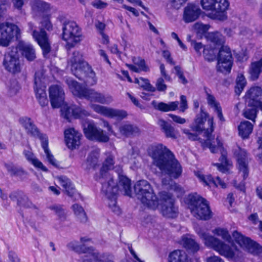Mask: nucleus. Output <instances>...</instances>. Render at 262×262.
I'll return each mask as SVG.
<instances>
[{
	"label": "nucleus",
	"mask_w": 262,
	"mask_h": 262,
	"mask_svg": "<svg viewBox=\"0 0 262 262\" xmlns=\"http://www.w3.org/2000/svg\"><path fill=\"white\" fill-rule=\"evenodd\" d=\"M191 128L195 131V134L191 133L188 129H184L183 132L191 140H198V135L203 133L204 136L206 138L205 141H201L203 147L208 148L212 153L219 152L221 154L220 163H213L217 169L223 173L229 172L232 168V163L227 159V152L225 149L222 141L219 137L212 138L211 134L213 131V118L203 111L198 114L191 125Z\"/></svg>",
	"instance_id": "f03ea898"
},
{
	"label": "nucleus",
	"mask_w": 262,
	"mask_h": 262,
	"mask_svg": "<svg viewBox=\"0 0 262 262\" xmlns=\"http://www.w3.org/2000/svg\"><path fill=\"white\" fill-rule=\"evenodd\" d=\"M246 105L243 115L245 118L254 121L256 117L257 110L259 109V107L255 106L254 105H248L247 104Z\"/></svg>",
	"instance_id": "58836bf2"
},
{
	"label": "nucleus",
	"mask_w": 262,
	"mask_h": 262,
	"mask_svg": "<svg viewBox=\"0 0 262 262\" xmlns=\"http://www.w3.org/2000/svg\"><path fill=\"white\" fill-rule=\"evenodd\" d=\"M176 74L178 75L179 77V78L180 79V82L182 83L183 84H186L187 83V80L185 78V77L183 76V72L181 70V69L179 66H176L174 68Z\"/></svg>",
	"instance_id": "8fccbe9b"
},
{
	"label": "nucleus",
	"mask_w": 262,
	"mask_h": 262,
	"mask_svg": "<svg viewBox=\"0 0 262 262\" xmlns=\"http://www.w3.org/2000/svg\"><path fill=\"white\" fill-rule=\"evenodd\" d=\"M24 154L27 161L34 166L36 169L47 172V168L43 165L37 158L35 157L34 154L30 150H25Z\"/></svg>",
	"instance_id": "c85d7f7f"
},
{
	"label": "nucleus",
	"mask_w": 262,
	"mask_h": 262,
	"mask_svg": "<svg viewBox=\"0 0 262 262\" xmlns=\"http://www.w3.org/2000/svg\"><path fill=\"white\" fill-rule=\"evenodd\" d=\"M200 13L201 10L197 6L189 4L184 9L183 19L186 23H191L198 18Z\"/></svg>",
	"instance_id": "393cba45"
},
{
	"label": "nucleus",
	"mask_w": 262,
	"mask_h": 262,
	"mask_svg": "<svg viewBox=\"0 0 262 262\" xmlns=\"http://www.w3.org/2000/svg\"><path fill=\"white\" fill-rule=\"evenodd\" d=\"M52 209L60 219L64 218L66 213L64 210L62 208L59 206H56L53 207Z\"/></svg>",
	"instance_id": "4d7b16f0"
},
{
	"label": "nucleus",
	"mask_w": 262,
	"mask_h": 262,
	"mask_svg": "<svg viewBox=\"0 0 262 262\" xmlns=\"http://www.w3.org/2000/svg\"><path fill=\"white\" fill-rule=\"evenodd\" d=\"M156 86L159 91H165L166 89V85L164 83L163 79L159 78L158 79Z\"/></svg>",
	"instance_id": "052dcab7"
},
{
	"label": "nucleus",
	"mask_w": 262,
	"mask_h": 262,
	"mask_svg": "<svg viewBox=\"0 0 262 262\" xmlns=\"http://www.w3.org/2000/svg\"><path fill=\"white\" fill-rule=\"evenodd\" d=\"M152 104L155 108L163 112L173 111L176 110L178 107L179 104L178 101L170 102L168 103L164 102H160L156 104L154 101Z\"/></svg>",
	"instance_id": "473e14b6"
},
{
	"label": "nucleus",
	"mask_w": 262,
	"mask_h": 262,
	"mask_svg": "<svg viewBox=\"0 0 262 262\" xmlns=\"http://www.w3.org/2000/svg\"><path fill=\"white\" fill-rule=\"evenodd\" d=\"M32 35L41 48L43 56L46 58H49L52 52L51 41L46 32L42 30L40 32L34 30L33 31Z\"/></svg>",
	"instance_id": "f3484780"
},
{
	"label": "nucleus",
	"mask_w": 262,
	"mask_h": 262,
	"mask_svg": "<svg viewBox=\"0 0 262 262\" xmlns=\"http://www.w3.org/2000/svg\"><path fill=\"white\" fill-rule=\"evenodd\" d=\"M8 170L11 174L21 176L24 171L20 168H17L13 166L8 165L7 166Z\"/></svg>",
	"instance_id": "de8ad7c7"
},
{
	"label": "nucleus",
	"mask_w": 262,
	"mask_h": 262,
	"mask_svg": "<svg viewBox=\"0 0 262 262\" xmlns=\"http://www.w3.org/2000/svg\"><path fill=\"white\" fill-rule=\"evenodd\" d=\"M119 130L121 135L126 137L135 135L139 132L136 126L127 123L121 124L119 127Z\"/></svg>",
	"instance_id": "72a5a7b5"
},
{
	"label": "nucleus",
	"mask_w": 262,
	"mask_h": 262,
	"mask_svg": "<svg viewBox=\"0 0 262 262\" xmlns=\"http://www.w3.org/2000/svg\"><path fill=\"white\" fill-rule=\"evenodd\" d=\"M187 103L186 97L182 95L180 97V111L184 112L186 109H187Z\"/></svg>",
	"instance_id": "6e6d98bb"
},
{
	"label": "nucleus",
	"mask_w": 262,
	"mask_h": 262,
	"mask_svg": "<svg viewBox=\"0 0 262 262\" xmlns=\"http://www.w3.org/2000/svg\"><path fill=\"white\" fill-rule=\"evenodd\" d=\"M135 82L148 91L154 92L155 90V88L149 83L147 79L141 77L138 78H136L135 79Z\"/></svg>",
	"instance_id": "79ce46f5"
},
{
	"label": "nucleus",
	"mask_w": 262,
	"mask_h": 262,
	"mask_svg": "<svg viewBox=\"0 0 262 262\" xmlns=\"http://www.w3.org/2000/svg\"><path fill=\"white\" fill-rule=\"evenodd\" d=\"M19 123L25 128L28 134L35 137H37L40 140L41 146L44 150L47 160L55 167H58L59 166L58 162L54 158L48 147V140L47 137L39 133L37 127L29 118H21L19 119Z\"/></svg>",
	"instance_id": "1a4fd4ad"
},
{
	"label": "nucleus",
	"mask_w": 262,
	"mask_h": 262,
	"mask_svg": "<svg viewBox=\"0 0 262 262\" xmlns=\"http://www.w3.org/2000/svg\"><path fill=\"white\" fill-rule=\"evenodd\" d=\"M57 179L59 184L64 188L67 193L69 195L72 196L75 192V189L70 180L63 176L60 177Z\"/></svg>",
	"instance_id": "c9c22d12"
},
{
	"label": "nucleus",
	"mask_w": 262,
	"mask_h": 262,
	"mask_svg": "<svg viewBox=\"0 0 262 262\" xmlns=\"http://www.w3.org/2000/svg\"><path fill=\"white\" fill-rule=\"evenodd\" d=\"M194 173L200 182L204 185L210 186L213 185L216 187H221L222 188H225L226 187V183L219 177L214 180L211 175H205L202 170H197L194 172Z\"/></svg>",
	"instance_id": "b1692460"
},
{
	"label": "nucleus",
	"mask_w": 262,
	"mask_h": 262,
	"mask_svg": "<svg viewBox=\"0 0 262 262\" xmlns=\"http://www.w3.org/2000/svg\"><path fill=\"white\" fill-rule=\"evenodd\" d=\"M7 262H20V260L15 252L10 251L8 253Z\"/></svg>",
	"instance_id": "5fc2aeb1"
},
{
	"label": "nucleus",
	"mask_w": 262,
	"mask_h": 262,
	"mask_svg": "<svg viewBox=\"0 0 262 262\" xmlns=\"http://www.w3.org/2000/svg\"><path fill=\"white\" fill-rule=\"evenodd\" d=\"M253 125L247 121L241 122L238 126L239 135L243 139L247 138L253 130Z\"/></svg>",
	"instance_id": "7c9ffc66"
},
{
	"label": "nucleus",
	"mask_w": 262,
	"mask_h": 262,
	"mask_svg": "<svg viewBox=\"0 0 262 262\" xmlns=\"http://www.w3.org/2000/svg\"><path fill=\"white\" fill-rule=\"evenodd\" d=\"M133 64H127V66L133 72L139 73L142 71L147 72L149 71L148 67L146 66L144 59L139 57H134L133 58Z\"/></svg>",
	"instance_id": "cd10ccee"
},
{
	"label": "nucleus",
	"mask_w": 262,
	"mask_h": 262,
	"mask_svg": "<svg viewBox=\"0 0 262 262\" xmlns=\"http://www.w3.org/2000/svg\"><path fill=\"white\" fill-rule=\"evenodd\" d=\"M216 50L215 48H211L210 47H206L204 49V57L205 60L208 61L214 60L216 57Z\"/></svg>",
	"instance_id": "37998d69"
},
{
	"label": "nucleus",
	"mask_w": 262,
	"mask_h": 262,
	"mask_svg": "<svg viewBox=\"0 0 262 262\" xmlns=\"http://www.w3.org/2000/svg\"><path fill=\"white\" fill-rule=\"evenodd\" d=\"M3 65L6 71L12 74L21 72V66L17 48H13L5 54Z\"/></svg>",
	"instance_id": "2eb2a0df"
},
{
	"label": "nucleus",
	"mask_w": 262,
	"mask_h": 262,
	"mask_svg": "<svg viewBox=\"0 0 262 262\" xmlns=\"http://www.w3.org/2000/svg\"><path fill=\"white\" fill-rule=\"evenodd\" d=\"M207 262H224V260L219 256L213 255L208 257Z\"/></svg>",
	"instance_id": "0e129e2a"
},
{
	"label": "nucleus",
	"mask_w": 262,
	"mask_h": 262,
	"mask_svg": "<svg viewBox=\"0 0 262 262\" xmlns=\"http://www.w3.org/2000/svg\"><path fill=\"white\" fill-rule=\"evenodd\" d=\"M102 42L104 44H107L109 41V38L107 35L105 34L103 32H100Z\"/></svg>",
	"instance_id": "774afa93"
},
{
	"label": "nucleus",
	"mask_w": 262,
	"mask_h": 262,
	"mask_svg": "<svg viewBox=\"0 0 262 262\" xmlns=\"http://www.w3.org/2000/svg\"><path fill=\"white\" fill-rule=\"evenodd\" d=\"M191 46L193 47L195 51L199 53L200 55L201 54V51L202 50H203L205 48V47H204L202 43L198 42L195 41H191Z\"/></svg>",
	"instance_id": "603ef678"
},
{
	"label": "nucleus",
	"mask_w": 262,
	"mask_h": 262,
	"mask_svg": "<svg viewBox=\"0 0 262 262\" xmlns=\"http://www.w3.org/2000/svg\"><path fill=\"white\" fill-rule=\"evenodd\" d=\"M160 69L161 75L165 78L167 81H170L171 78L170 76L166 74L165 67L163 64H161L160 66Z\"/></svg>",
	"instance_id": "680f3d73"
},
{
	"label": "nucleus",
	"mask_w": 262,
	"mask_h": 262,
	"mask_svg": "<svg viewBox=\"0 0 262 262\" xmlns=\"http://www.w3.org/2000/svg\"><path fill=\"white\" fill-rule=\"evenodd\" d=\"M40 75L42 74L39 73L35 74L34 91L39 102L42 106H45L48 104V101L46 93V86L43 83L42 78Z\"/></svg>",
	"instance_id": "aec40b11"
},
{
	"label": "nucleus",
	"mask_w": 262,
	"mask_h": 262,
	"mask_svg": "<svg viewBox=\"0 0 262 262\" xmlns=\"http://www.w3.org/2000/svg\"><path fill=\"white\" fill-rule=\"evenodd\" d=\"M158 124L162 127L166 136L172 138H176V134L174 128L165 121L164 120L159 119Z\"/></svg>",
	"instance_id": "4c0bfd02"
},
{
	"label": "nucleus",
	"mask_w": 262,
	"mask_h": 262,
	"mask_svg": "<svg viewBox=\"0 0 262 262\" xmlns=\"http://www.w3.org/2000/svg\"><path fill=\"white\" fill-rule=\"evenodd\" d=\"M200 5L210 17L220 19L224 17L230 4L228 0H201Z\"/></svg>",
	"instance_id": "9b49d317"
},
{
	"label": "nucleus",
	"mask_w": 262,
	"mask_h": 262,
	"mask_svg": "<svg viewBox=\"0 0 262 262\" xmlns=\"http://www.w3.org/2000/svg\"><path fill=\"white\" fill-rule=\"evenodd\" d=\"M184 202L193 216L202 220L209 219L211 215L208 202L197 194H191L185 198Z\"/></svg>",
	"instance_id": "6e6552de"
},
{
	"label": "nucleus",
	"mask_w": 262,
	"mask_h": 262,
	"mask_svg": "<svg viewBox=\"0 0 262 262\" xmlns=\"http://www.w3.org/2000/svg\"><path fill=\"white\" fill-rule=\"evenodd\" d=\"M169 1L172 4V5L174 8H176L177 9H179L183 4H184L188 0H169Z\"/></svg>",
	"instance_id": "bf43d9fd"
},
{
	"label": "nucleus",
	"mask_w": 262,
	"mask_h": 262,
	"mask_svg": "<svg viewBox=\"0 0 262 262\" xmlns=\"http://www.w3.org/2000/svg\"><path fill=\"white\" fill-rule=\"evenodd\" d=\"M237 161L236 166L239 174L243 177L242 181L237 184L235 181L233 185L241 190H245V183L244 181L248 177L249 174L248 158L247 153L244 149L238 147L234 152Z\"/></svg>",
	"instance_id": "f8f14e48"
},
{
	"label": "nucleus",
	"mask_w": 262,
	"mask_h": 262,
	"mask_svg": "<svg viewBox=\"0 0 262 262\" xmlns=\"http://www.w3.org/2000/svg\"><path fill=\"white\" fill-rule=\"evenodd\" d=\"M261 67L262 58L258 61L251 62L249 69V74L252 80H255L258 78L260 73Z\"/></svg>",
	"instance_id": "2f4dec72"
},
{
	"label": "nucleus",
	"mask_w": 262,
	"mask_h": 262,
	"mask_svg": "<svg viewBox=\"0 0 262 262\" xmlns=\"http://www.w3.org/2000/svg\"><path fill=\"white\" fill-rule=\"evenodd\" d=\"M15 48L17 49V51H20L22 55L28 61H33L36 58L35 49L31 44L20 42Z\"/></svg>",
	"instance_id": "a878e982"
},
{
	"label": "nucleus",
	"mask_w": 262,
	"mask_h": 262,
	"mask_svg": "<svg viewBox=\"0 0 262 262\" xmlns=\"http://www.w3.org/2000/svg\"><path fill=\"white\" fill-rule=\"evenodd\" d=\"M206 38L213 45L221 46L218 56L217 69L223 73H229L232 66L233 59L231 51L227 46H223L224 37L220 33H209Z\"/></svg>",
	"instance_id": "0eeeda50"
},
{
	"label": "nucleus",
	"mask_w": 262,
	"mask_h": 262,
	"mask_svg": "<svg viewBox=\"0 0 262 262\" xmlns=\"http://www.w3.org/2000/svg\"><path fill=\"white\" fill-rule=\"evenodd\" d=\"M73 74L79 79H82L87 85H92L96 83L95 73L90 66L85 61L83 54L74 52L69 63Z\"/></svg>",
	"instance_id": "423d86ee"
},
{
	"label": "nucleus",
	"mask_w": 262,
	"mask_h": 262,
	"mask_svg": "<svg viewBox=\"0 0 262 262\" xmlns=\"http://www.w3.org/2000/svg\"><path fill=\"white\" fill-rule=\"evenodd\" d=\"M42 26L47 30H51L52 29V25L48 19H46L42 23Z\"/></svg>",
	"instance_id": "e2e57ef3"
},
{
	"label": "nucleus",
	"mask_w": 262,
	"mask_h": 262,
	"mask_svg": "<svg viewBox=\"0 0 262 262\" xmlns=\"http://www.w3.org/2000/svg\"><path fill=\"white\" fill-rule=\"evenodd\" d=\"M113 1L119 4H121L122 7L123 8L130 12L133 14V15H134L135 16L137 17V16H139V13L138 11L136 9H135L133 7L127 6L123 4L124 0H113Z\"/></svg>",
	"instance_id": "49530a36"
},
{
	"label": "nucleus",
	"mask_w": 262,
	"mask_h": 262,
	"mask_svg": "<svg viewBox=\"0 0 262 262\" xmlns=\"http://www.w3.org/2000/svg\"><path fill=\"white\" fill-rule=\"evenodd\" d=\"M246 84V79L242 74L238 75L236 79V86L235 88V93L239 95L243 91Z\"/></svg>",
	"instance_id": "ea45409f"
},
{
	"label": "nucleus",
	"mask_w": 262,
	"mask_h": 262,
	"mask_svg": "<svg viewBox=\"0 0 262 262\" xmlns=\"http://www.w3.org/2000/svg\"><path fill=\"white\" fill-rule=\"evenodd\" d=\"M212 232L225 241H222L204 231H198V234L207 247L212 248L227 259L237 260L244 257L245 252L255 255L261 251L259 245L237 230L233 231L231 236L226 228L222 227L216 228Z\"/></svg>",
	"instance_id": "f257e3e1"
},
{
	"label": "nucleus",
	"mask_w": 262,
	"mask_h": 262,
	"mask_svg": "<svg viewBox=\"0 0 262 262\" xmlns=\"http://www.w3.org/2000/svg\"><path fill=\"white\" fill-rule=\"evenodd\" d=\"M162 56L166 59L167 62L171 64H174V62L172 60V58L171 56V54L170 52L164 49L162 51Z\"/></svg>",
	"instance_id": "864d4df0"
},
{
	"label": "nucleus",
	"mask_w": 262,
	"mask_h": 262,
	"mask_svg": "<svg viewBox=\"0 0 262 262\" xmlns=\"http://www.w3.org/2000/svg\"><path fill=\"white\" fill-rule=\"evenodd\" d=\"M83 132L85 137L90 140L106 142L109 137L103 131L97 128L93 121H89L83 125Z\"/></svg>",
	"instance_id": "dca6fc26"
},
{
	"label": "nucleus",
	"mask_w": 262,
	"mask_h": 262,
	"mask_svg": "<svg viewBox=\"0 0 262 262\" xmlns=\"http://www.w3.org/2000/svg\"><path fill=\"white\" fill-rule=\"evenodd\" d=\"M73 210L75 215L81 222H85L87 221L86 214L82 207L77 204L72 206Z\"/></svg>",
	"instance_id": "a19ab883"
},
{
	"label": "nucleus",
	"mask_w": 262,
	"mask_h": 262,
	"mask_svg": "<svg viewBox=\"0 0 262 262\" xmlns=\"http://www.w3.org/2000/svg\"><path fill=\"white\" fill-rule=\"evenodd\" d=\"M67 247L69 249L74 251L79 254H84L82 257L83 262H88V259L92 257L93 253L95 252L96 250L91 247H85L84 245H80L78 241H72L67 244Z\"/></svg>",
	"instance_id": "5701e85b"
},
{
	"label": "nucleus",
	"mask_w": 262,
	"mask_h": 262,
	"mask_svg": "<svg viewBox=\"0 0 262 262\" xmlns=\"http://www.w3.org/2000/svg\"><path fill=\"white\" fill-rule=\"evenodd\" d=\"M31 7L34 12L48 13L51 10L50 5L40 0H35L31 2Z\"/></svg>",
	"instance_id": "c756f323"
},
{
	"label": "nucleus",
	"mask_w": 262,
	"mask_h": 262,
	"mask_svg": "<svg viewBox=\"0 0 262 262\" xmlns=\"http://www.w3.org/2000/svg\"><path fill=\"white\" fill-rule=\"evenodd\" d=\"M179 243L184 248L191 252H196L199 250V244L192 238L191 235H185L182 237Z\"/></svg>",
	"instance_id": "bb28decb"
},
{
	"label": "nucleus",
	"mask_w": 262,
	"mask_h": 262,
	"mask_svg": "<svg viewBox=\"0 0 262 262\" xmlns=\"http://www.w3.org/2000/svg\"><path fill=\"white\" fill-rule=\"evenodd\" d=\"M49 97L53 108H58L67 105L64 103V92L58 84L51 86L49 88Z\"/></svg>",
	"instance_id": "a211bd4d"
},
{
	"label": "nucleus",
	"mask_w": 262,
	"mask_h": 262,
	"mask_svg": "<svg viewBox=\"0 0 262 262\" xmlns=\"http://www.w3.org/2000/svg\"><path fill=\"white\" fill-rule=\"evenodd\" d=\"M99 150L96 149L92 151L88 158L87 162L90 165H95L98 161Z\"/></svg>",
	"instance_id": "a18cd8bd"
},
{
	"label": "nucleus",
	"mask_w": 262,
	"mask_h": 262,
	"mask_svg": "<svg viewBox=\"0 0 262 262\" xmlns=\"http://www.w3.org/2000/svg\"><path fill=\"white\" fill-rule=\"evenodd\" d=\"M20 30L13 23L5 22L0 24V46L7 47L14 38H18Z\"/></svg>",
	"instance_id": "ddd939ff"
},
{
	"label": "nucleus",
	"mask_w": 262,
	"mask_h": 262,
	"mask_svg": "<svg viewBox=\"0 0 262 262\" xmlns=\"http://www.w3.org/2000/svg\"><path fill=\"white\" fill-rule=\"evenodd\" d=\"M114 160L112 156L110 155L104 161L99 172L95 177L96 180L102 185V191L108 199L109 207L116 213H119V208L116 205V194L118 191L123 192L125 195L130 196L132 189L130 181L125 176L120 175L119 170V183L117 186L115 185L112 177L109 171L113 168Z\"/></svg>",
	"instance_id": "20e7f679"
},
{
	"label": "nucleus",
	"mask_w": 262,
	"mask_h": 262,
	"mask_svg": "<svg viewBox=\"0 0 262 262\" xmlns=\"http://www.w3.org/2000/svg\"><path fill=\"white\" fill-rule=\"evenodd\" d=\"M61 115L66 119L71 118H83L89 115V113L81 107L76 105L70 106L65 105L61 109Z\"/></svg>",
	"instance_id": "412c9836"
},
{
	"label": "nucleus",
	"mask_w": 262,
	"mask_h": 262,
	"mask_svg": "<svg viewBox=\"0 0 262 262\" xmlns=\"http://www.w3.org/2000/svg\"><path fill=\"white\" fill-rule=\"evenodd\" d=\"M92 5L94 7L98 9H105L108 6L107 3L102 0H95L92 2Z\"/></svg>",
	"instance_id": "09e8293b"
},
{
	"label": "nucleus",
	"mask_w": 262,
	"mask_h": 262,
	"mask_svg": "<svg viewBox=\"0 0 262 262\" xmlns=\"http://www.w3.org/2000/svg\"><path fill=\"white\" fill-rule=\"evenodd\" d=\"M169 116L172 118V120L177 123L183 124L186 122L185 118H182L180 116L173 114H169Z\"/></svg>",
	"instance_id": "13d9d810"
},
{
	"label": "nucleus",
	"mask_w": 262,
	"mask_h": 262,
	"mask_svg": "<svg viewBox=\"0 0 262 262\" xmlns=\"http://www.w3.org/2000/svg\"><path fill=\"white\" fill-rule=\"evenodd\" d=\"M12 3L14 6L17 9L21 8L24 4V0H12Z\"/></svg>",
	"instance_id": "69168bd1"
},
{
	"label": "nucleus",
	"mask_w": 262,
	"mask_h": 262,
	"mask_svg": "<svg viewBox=\"0 0 262 262\" xmlns=\"http://www.w3.org/2000/svg\"><path fill=\"white\" fill-rule=\"evenodd\" d=\"M91 107L95 112L108 117L122 119L127 116L126 112L123 110H115L96 104H92Z\"/></svg>",
	"instance_id": "4be33fe9"
},
{
	"label": "nucleus",
	"mask_w": 262,
	"mask_h": 262,
	"mask_svg": "<svg viewBox=\"0 0 262 262\" xmlns=\"http://www.w3.org/2000/svg\"><path fill=\"white\" fill-rule=\"evenodd\" d=\"M149 153L154 160V164L158 166L162 172V185L165 187L169 186L174 195L180 196L184 192L179 185L173 183L168 178L166 180V175L173 178H178L182 173V167L175 159L173 155L165 146L158 144L152 146Z\"/></svg>",
	"instance_id": "7ed1b4c3"
},
{
	"label": "nucleus",
	"mask_w": 262,
	"mask_h": 262,
	"mask_svg": "<svg viewBox=\"0 0 262 262\" xmlns=\"http://www.w3.org/2000/svg\"><path fill=\"white\" fill-rule=\"evenodd\" d=\"M138 199L143 205L149 209H159L163 215L167 217L174 218L178 215V208L174 205L171 196L162 193L159 200L154 193L150 185L146 180H141L136 183L134 187Z\"/></svg>",
	"instance_id": "39448f33"
},
{
	"label": "nucleus",
	"mask_w": 262,
	"mask_h": 262,
	"mask_svg": "<svg viewBox=\"0 0 262 262\" xmlns=\"http://www.w3.org/2000/svg\"><path fill=\"white\" fill-rule=\"evenodd\" d=\"M193 28L194 31L197 34L202 35L206 33L209 29L210 26L198 22L194 24Z\"/></svg>",
	"instance_id": "c03bdc74"
},
{
	"label": "nucleus",
	"mask_w": 262,
	"mask_h": 262,
	"mask_svg": "<svg viewBox=\"0 0 262 262\" xmlns=\"http://www.w3.org/2000/svg\"><path fill=\"white\" fill-rule=\"evenodd\" d=\"M67 83L73 95L79 97H86L91 101L98 102L101 103H109L112 101V98L105 96L92 90L82 88L77 82L72 79H69Z\"/></svg>",
	"instance_id": "9d476101"
},
{
	"label": "nucleus",
	"mask_w": 262,
	"mask_h": 262,
	"mask_svg": "<svg viewBox=\"0 0 262 262\" xmlns=\"http://www.w3.org/2000/svg\"><path fill=\"white\" fill-rule=\"evenodd\" d=\"M110 51L112 53L116 54L118 56L120 55V52L118 49L117 46L116 45H113L111 47Z\"/></svg>",
	"instance_id": "338daca9"
},
{
	"label": "nucleus",
	"mask_w": 262,
	"mask_h": 262,
	"mask_svg": "<svg viewBox=\"0 0 262 262\" xmlns=\"http://www.w3.org/2000/svg\"><path fill=\"white\" fill-rule=\"evenodd\" d=\"M64 140L67 147L74 150L79 148L81 143L82 135L74 128H69L64 130Z\"/></svg>",
	"instance_id": "6ab92c4d"
},
{
	"label": "nucleus",
	"mask_w": 262,
	"mask_h": 262,
	"mask_svg": "<svg viewBox=\"0 0 262 262\" xmlns=\"http://www.w3.org/2000/svg\"><path fill=\"white\" fill-rule=\"evenodd\" d=\"M62 38L67 44L73 47L82 39L79 27L75 22H68L64 24L62 29Z\"/></svg>",
	"instance_id": "4468645a"
},
{
	"label": "nucleus",
	"mask_w": 262,
	"mask_h": 262,
	"mask_svg": "<svg viewBox=\"0 0 262 262\" xmlns=\"http://www.w3.org/2000/svg\"><path fill=\"white\" fill-rule=\"evenodd\" d=\"M249 58V53L246 50H242L236 55L237 60L240 62H244L246 61Z\"/></svg>",
	"instance_id": "3c124183"
},
{
	"label": "nucleus",
	"mask_w": 262,
	"mask_h": 262,
	"mask_svg": "<svg viewBox=\"0 0 262 262\" xmlns=\"http://www.w3.org/2000/svg\"><path fill=\"white\" fill-rule=\"evenodd\" d=\"M207 99L208 104L213 108L214 111L217 113L220 121H224V118L222 113L221 108L220 104L215 101L214 97L211 95L208 94Z\"/></svg>",
	"instance_id": "e433bc0d"
},
{
	"label": "nucleus",
	"mask_w": 262,
	"mask_h": 262,
	"mask_svg": "<svg viewBox=\"0 0 262 262\" xmlns=\"http://www.w3.org/2000/svg\"><path fill=\"white\" fill-rule=\"evenodd\" d=\"M92 256L88 259V262H114L109 255L100 253L96 250Z\"/></svg>",
	"instance_id": "f704fd0d"
}]
</instances>
